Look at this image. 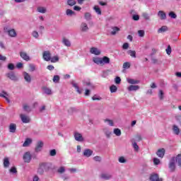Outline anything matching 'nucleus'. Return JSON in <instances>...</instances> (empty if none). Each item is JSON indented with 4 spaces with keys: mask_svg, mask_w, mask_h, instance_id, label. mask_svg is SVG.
Masks as SVG:
<instances>
[{
    "mask_svg": "<svg viewBox=\"0 0 181 181\" xmlns=\"http://www.w3.org/2000/svg\"><path fill=\"white\" fill-rule=\"evenodd\" d=\"M49 170H50V165L47 163H41L39 165L37 173L38 175H43L45 172H49Z\"/></svg>",
    "mask_w": 181,
    "mask_h": 181,
    "instance_id": "nucleus-1",
    "label": "nucleus"
},
{
    "mask_svg": "<svg viewBox=\"0 0 181 181\" xmlns=\"http://www.w3.org/2000/svg\"><path fill=\"white\" fill-rule=\"evenodd\" d=\"M6 76L11 80V81H18L19 78H18V76L15 74V72L11 71L7 74H6Z\"/></svg>",
    "mask_w": 181,
    "mask_h": 181,
    "instance_id": "nucleus-2",
    "label": "nucleus"
},
{
    "mask_svg": "<svg viewBox=\"0 0 181 181\" xmlns=\"http://www.w3.org/2000/svg\"><path fill=\"white\" fill-rule=\"evenodd\" d=\"M99 177L103 180H110V179H112V175L110 173H102Z\"/></svg>",
    "mask_w": 181,
    "mask_h": 181,
    "instance_id": "nucleus-3",
    "label": "nucleus"
},
{
    "mask_svg": "<svg viewBox=\"0 0 181 181\" xmlns=\"http://www.w3.org/2000/svg\"><path fill=\"white\" fill-rule=\"evenodd\" d=\"M23 159L25 163H30V160H32V155H30V152H25L23 156Z\"/></svg>",
    "mask_w": 181,
    "mask_h": 181,
    "instance_id": "nucleus-4",
    "label": "nucleus"
},
{
    "mask_svg": "<svg viewBox=\"0 0 181 181\" xmlns=\"http://www.w3.org/2000/svg\"><path fill=\"white\" fill-rule=\"evenodd\" d=\"M44 143L42 141H39L35 148V152L36 153H39V152H42V149H43Z\"/></svg>",
    "mask_w": 181,
    "mask_h": 181,
    "instance_id": "nucleus-5",
    "label": "nucleus"
},
{
    "mask_svg": "<svg viewBox=\"0 0 181 181\" xmlns=\"http://www.w3.org/2000/svg\"><path fill=\"white\" fill-rule=\"evenodd\" d=\"M74 136L75 140L77 141L78 142H83V141H84L83 134H80L78 132H74Z\"/></svg>",
    "mask_w": 181,
    "mask_h": 181,
    "instance_id": "nucleus-6",
    "label": "nucleus"
},
{
    "mask_svg": "<svg viewBox=\"0 0 181 181\" xmlns=\"http://www.w3.org/2000/svg\"><path fill=\"white\" fill-rule=\"evenodd\" d=\"M151 181H163V178L159 177V175L157 173H152L149 177Z\"/></svg>",
    "mask_w": 181,
    "mask_h": 181,
    "instance_id": "nucleus-7",
    "label": "nucleus"
},
{
    "mask_svg": "<svg viewBox=\"0 0 181 181\" xmlns=\"http://www.w3.org/2000/svg\"><path fill=\"white\" fill-rule=\"evenodd\" d=\"M80 30L83 33L88 32V30H90V28H88V25L85 22L81 23L80 26Z\"/></svg>",
    "mask_w": 181,
    "mask_h": 181,
    "instance_id": "nucleus-8",
    "label": "nucleus"
},
{
    "mask_svg": "<svg viewBox=\"0 0 181 181\" xmlns=\"http://www.w3.org/2000/svg\"><path fill=\"white\" fill-rule=\"evenodd\" d=\"M42 57L45 62H50L52 59V54L49 51H45L42 54Z\"/></svg>",
    "mask_w": 181,
    "mask_h": 181,
    "instance_id": "nucleus-9",
    "label": "nucleus"
},
{
    "mask_svg": "<svg viewBox=\"0 0 181 181\" xmlns=\"http://www.w3.org/2000/svg\"><path fill=\"white\" fill-rule=\"evenodd\" d=\"M20 118L21 119V121L23 122V124H29V122H30V118L25 115H20Z\"/></svg>",
    "mask_w": 181,
    "mask_h": 181,
    "instance_id": "nucleus-10",
    "label": "nucleus"
},
{
    "mask_svg": "<svg viewBox=\"0 0 181 181\" xmlns=\"http://www.w3.org/2000/svg\"><path fill=\"white\" fill-rule=\"evenodd\" d=\"M175 157H173L170 160L169 169L170 170V172H175V169H176V165H175Z\"/></svg>",
    "mask_w": 181,
    "mask_h": 181,
    "instance_id": "nucleus-11",
    "label": "nucleus"
},
{
    "mask_svg": "<svg viewBox=\"0 0 181 181\" xmlns=\"http://www.w3.org/2000/svg\"><path fill=\"white\" fill-rule=\"evenodd\" d=\"M0 97H1L2 98H4L8 104L11 103V100H9V98H8L9 97V95L8 94V93L5 92L4 90L0 93Z\"/></svg>",
    "mask_w": 181,
    "mask_h": 181,
    "instance_id": "nucleus-12",
    "label": "nucleus"
},
{
    "mask_svg": "<svg viewBox=\"0 0 181 181\" xmlns=\"http://www.w3.org/2000/svg\"><path fill=\"white\" fill-rule=\"evenodd\" d=\"M91 54H95V56H100L101 54V51L97 47H91L90 49Z\"/></svg>",
    "mask_w": 181,
    "mask_h": 181,
    "instance_id": "nucleus-13",
    "label": "nucleus"
},
{
    "mask_svg": "<svg viewBox=\"0 0 181 181\" xmlns=\"http://www.w3.org/2000/svg\"><path fill=\"white\" fill-rule=\"evenodd\" d=\"M20 56L23 60H25V62H29V60H30V57H29L25 52H21Z\"/></svg>",
    "mask_w": 181,
    "mask_h": 181,
    "instance_id": "nucleus-14",
    "label": "nucleus"
},
{
    "mask_svg": "<svg viewBox=\"0 0 181 181\" xmlns=\"http://www.w3.org/2000/svg\"><path fill=\"white\" fill-rule=\"evenodd\" d=\"M23 77H24L25 81L27 83H31V81H32V78L30 77V75L28 72L24 71V72L23 73Z\"/></svg>",
    "mask_w": 181,
    "mask_h": 181,
    "instance_id": "nucleus-15",
    "label": "nucleus"
},
{
    "mask_svg": "<svg viewBox=\"0 0 181 181\" xmlns=\"http://www.w3.org/2000/svg\"><path fill=\"white\" fill-rule=\"evenodd\" d=\"M166 152V151L165 150V148H160L156 152V155L157 156H158V158H163V156H165V153Z\"/></svg>",
    "mask_w": 181,
    "mask_h": 181,
    "instance_id": "nucleus-16",
    "label": "nucleus"
},
{
    "mask_svg": "<svg viewBox=\"0 0 181 181\" xmlns=\"http://www.w3.org/2000/svg\"><path fill=\"white\" fill-rule=\"evenodd\" d=\"M128 91H138L139 90V86L131 85L127 88Z\"/></svg>",
    "mask_w": 181,
    "mask_h": 181,
    "instance_id": "nucleus-17",
    "label": "nucleus"
},
{
    "mask_svg": "<svg viewBox=\"0 0 181 181\" xmlns=\"http://www.w3.org/2000/svg\"><path fill=\"white\" fill-rule=\"evenodd\" d=\"M93 155V151H91L89 148H86L83 151V156H86V158H90Z\"/></svg>",
    "mask_w": 181,
    "mask_h": 181,
    "instance_id": "nucleus-18",
    "label": "nucleus"
},
{
    "mask_svg": "<svg viewBox=\"0 0 181 181\" xmlns=\"http://www.w3.org/2000/svg\"><path fill=\"white\" fill-rule=\"evenodd\" d=\"M158 16H159L160 19H161V21H165V19H166V13H164L163 11H159L158 12Z\"/></svg>",
    "mask_w": 181,
    "mask_h": 181,
    "instance_id": "nucleus-19",
    "label": "nucleus"
},
{
    "mask_svg": "<svg viewBox=\"0 0 181 181\" xmlns=\"http://www.w3.org/2000/svg\"><path fill=\"white\" fill-rule=\"evenodd\" d=\"M62 43L64 45V46H66V47H70L71 46V42L70 40L66 37H64L62 39Z\"/></svg>",
    "mask_w": 181,
    "mask_h": 181,
    "instance_id": "nucleus-20",
    "label": "nucleus"
},
{
    "mask_svg": "<svg viewBox=\"0 0 181 181\" xmlns=\"http://www.w3.org/2000/svg\"><path fill=\"white\" fill-rule=\"evenodd\" d=\"M127 83H129V84H139L140 83L139 80L129 78H127Z\"/></svg>",
    "mask_w": 181,
    "mask_h": 181,
    "instance_id": "nucleus-21",
    "label": "nucleus"
},
{
    "mask_svg": "<svg viewBox=\"0 0 181 181\" xmlns=\"http://www.w3.org/2000/svg\"><path fill=\"white\" fill-rule=\"evenodd\" d=\"M103 131L105 135H106L107 138L111 137V134H112V133L111 132V131H110V129L108 127L104 128L103 129Z\"/></svg>",
    "mask_w": 181,
    "mask_h": 181,
    "instance_id": "nucleus-22",
    "label": "nucleus"
},
{
    "mask_svg": "<svg viewBox=\"0 0 181 181\" xmlns=\"http://www.w3.org/2000/svg\"><path fill=\"white\" fill-rule=\"evenodd\" d=\"M42 90L44 94H47V95H52V89L47 87H43Z\"/></svg>",
    "mask_w": 181,
    "mask_h": 181,
    "instance_id": "nucleus-23",
    "label": "nucleus"
},
{
    "mask_svg": "<svg viewBox=\"0 0 181 181\" xmlns=\"http://www.w3.org/2000/svg\"><path fill=\"white\" fill-rule=\"evenodd\" d=\"M9 131L13 134H15V132H16V124L11 123L9 126Z\"/></svg>",
    "mask_w": 181,
    "mask_h": 181,
    "instance_id": "nucleus-24",
    "label": "nucleus"
},
{
    "mask_svg": "<svg viewBox=\"0 0 181 181\" xmlns=\"http://www.w3.org/2000/svg\"><path fill=\"white\" fill-rule=\"evenodd\" d=\"M30 144H32V139L27 138L25 139V141H24L23 146L24 148H26V147L29 146V145H30Z\"/></svg>",
    "mask_w": 181,
    "mask_h": 181,
    "instance_id": "nucleus-25",
    "label": "nucleus"
},
{
    "mask_svg": "<svg viewBox=\"0 0 181 181\" xmlns=\"http://www.w3.org/2000/svg\"><path fill=\"white\" fill-rule=\"evenodd\" d=\"M173 131L175 135H179L180 134V129L177 125H173Z\"/></svg>",
    "mask_w": 181,
    "mask_h": 181,
    "instance_id": "nucleus-26",
    "label": "nucleus"
},
{
    "mask_svg": "<svg viewBox=\"0 0 181 181\" xmlns=\"http://www.w3.org/2000/svg\"><path fill=\"white\" fill-rule=\"evenodd\" d=\"M93 62L96 64H103L102 58L100 57H93Z\"/></svg>",
    "mask_w": 181,
    "mask_h": 181,
    "instance_id": "nucleus-27",
    "label": "nucleus"
},
{
    "mask_svg": "<svg viewBox=\"0 0 181 181\" xmlns=\"http://www.w3.org/2000/svg\"><path fill=\"white\" fill-rule=\"evenodd\" d=\"M112 32H111V35H112V36H115V35H117V32H119L120 29L118 27H112Z\"/></svg>",
    "mask_w": 181,
    "mask_h": 181,
    "instance_id": "nucleus-28",
    "label": "nucleus"
},
{
    "mask_svg": "<svg viewBox=\"0 0 181 181\" xmlns=\"http://www.w3.org/2000/svg\"><path fill=\"white\" fill-rule=\"evenodd\" d=\"M37 11L40 13H46L47 12V9L45 7L43 6H39L37 8Z\"/></svg>",
    "mask_w": 181,
    "mask_h": 181,
    "instance_id": "nucleus-29",
    "label": "nucleus"
},
{
    "mask_svg": "<svg viewBox=\"0 0 181 181\" xmlns=\"http://www.w3.org/2000/svg\"><path fill=\"white\" fill-rule=\"evenodd\" d=\"M8 33L11 37H15L16 36V31H15V29L8 30Z\"/></svg>",
    "mask_w": 181,
    "mask_h": 181,
    "instance_id": "nucleus-30",
    "label": "nucleus"
},
{
    "mask_svg": "<svg viewBox=\"0 0 181 181\" xmlns=\"http://www.w3.org/2000/svg\"><path fill=\"white\" fill-rule=\"evenodd\" d=\"M102 64H110V58L108 57H103L102 58Z\"/></svg>",
    "mask_w": 181,
    "mask_h": 181,
    "instance_id": "nucleus-31",
    "label": "nucleus"
},
{
    "mask_svg": "<svg viewBox=\"0 0 181 181\" xmlns=\"http://www.w3.org/2000/svg\"><path fill=\"white\" fill-rule=\"evenodd\" d=\"M23 110L24 111H25V112H30V111H32V108H30V106L26 105V104H24L23 105Z\"/></svg>",
    "mask_w": 181,
    "mask_h": 181,
    "instance_id": "nucleus-32",
    "label": "nucleus"
},
{
    "mask_svg": "<svg viewBox=\"0 0 181 181\" xmlns=\"http://www.w3.org/2000/svg\"><path fill=\"white\" fill-rule=\"evenodd\" d=\"M57 173H59V175H63V173L66 172V168L64 166H61L57 169Z\"/></svg>",
    "mask_w": 181,
    "mask_h": 181,
    "instance_id": "nucleus-33",
    "label": "nucleus"
},
{
    "mask_svg": "<svg viewBox=\"0 0 181 181\" xmlns=\"http://www.w3.org/2000/svg\"><path fill=\"white\" fill-rule=\"evenodd\" d=\"M11 163H9V158H4V168H9V165Z\"/></svg>",
    "mask_w": 181,
    "mask_h": 181,
    "instance_id": "nucleus-34",
    "label": "nucleus"
},
{
    "mask_svg": "<svg viewBox=\"0 0 181 181\" xmlns=\"http://www.w3.org/2000/svg\"><path fill=\"white\" fill-rule=\"evenodd\" d=\"M127 53L131 56V57H134V59L136 58V52L134 50H129Z\"/></svg>",
    "mask_w": 181,
    "mask_h": 181,
    "instance_id": "nucleus-35",
    "label": "nucleus"
},
{
    "mask_svg": "<svg viewBox=\"0 0 181 181\" xmlns=\"http://www.w3.org/2000/svg\"><path fill=\"white\" fill-rule=\"evenodd\" d=\"M175 160L178 163V166L181 167V154H178L175 158Z\"/></svg>",
    "mask_w": 181,
    "mask_h": 181,
    "instance_id": "nucleus-36",
    "label": "nucleus"
},
{
    "mask_svg": "<svg viewBox=\"0 0 181 181\" xmlns=\"http://www.w3.org/2000/svg\"><path fill=\"white\" fill-rule=\"evenodd\" d=\"M166 30H168V27L163 25L160 28L158 29V33H163L164 32H166Z\"/></svg>",
    "mask_w": 181,
    "mask_h": 181,
    "instance_id": "nucleus-37",
    "label": "nucleus"
},
{
    "mask_svg": "<svg viewBox=\"0 0 181 181\" xmlns=\"http://www.w3.org/2000/svg\"><path fill=\"white\" fill-rule=\"evenodd\" d=\"M142 17L146 21H151V16H149V14L148 13H142Z\"/></svg>",
    "mask_w": 181,
    "mask_h": 181,
    "instance_id": "nucleus-38",
    "label": "nucleus"
},
{
    "mask_svg": "<svg viewBox=\"0 0 181 181\" xmlns=\"http://www.w3.org/2000/svg\"><path fill=\"white\" fill-rule=\"evenodd\" d=\"M113 132L116 136H121V129H114Z\"/></svg>",
    "mask_w": 181,
    "mask_h": 181,
    "instance_id": "nucleus-39",
    "label": "nucleus"
},
{
    "mask_svg": "<svg viewBox=\"0 0 181 181\" xmlns=\"http://www.w3.org/2000/svg\"><path fill=\"white\" fill-rule=\"evenodd\" d=\"M110 93H117V90H118V88L115 85H112L110 87Z\"/></svg>",
    "mask_w": 181,
    "mask_h": 181,
    "instance_id": "nucleus-40",
    "label": "nucleus"
},
{
    "mask_svg": "<svg viewBox=\"0 0 181 181\" xmlns=\"http://www.w3.org/2000/svg\"><path fill=\"white\" fill-rule=\"evenodd\" d=\"M66 14L67 15V16H73V15H76V13L71 9H67L66 11Z\"/></svg>",
    "mask_w": 181,
    "mask_h": 181,
    "instance_id": "nucleus-41",
    "label": "nucleus"
},
{
    "mask_svg": "<svg viewBox=\"0 0 181 181\" xmlns=\"http://www.w3.org/2000/svg\"><path fill=\"white\" fill-rule=\"evenodd\" d=\"M104 122H107L108 125L110 127H114V121L110 119H104Z\"/></svg>",
    "mask_w": 181,
    "mask_h": 181,
    "instance_id": "nucleus-42",
    "label": "nucleus"
},
{
    "mask_svg": "<svg viewBox=\"0 0 181 181\" xmlns=\"http://www.w3.org/2000/svg\"><path fill=\"white\" fill-rule=\"evenodd\" d=\"M168 16L171 18V19H176V18H177V15H176L175 13L173 11H170L168 13Z\"/></svg>",
    "mask_w": 181,
    "mask_h": 181,
    "instance_id": "nucleus-43",
    "label": "nucleus"
},
{
    "mask_svg": "<svg viewBox=\"0 0 181 181\" xmlns=\"http://www.w3.org/2000/svg\"><path fill=\"white\" fill-rule=\"evenodd\" d=\"M76 4H77V2L76 1V0H68L67 1V4L69 6H74V5H76Z\"/></svg>",
    "mask_w": 181,
    "mask_h": 181,
    "instance_id": "nucleus-44",
    "label": "nucleus"
},
{
    "mask_svg": "<svg viewBox=\"0 0 181 181\" xmlns=\"http://www.w3.org/2000/svg\"><path fill=\"white\" fill-rule=\"evenodd\" d=\"M59 57L57 56H54L51 57V59L49 60L51 63H57L59 62Z\"/></svg>",
    "mask_w": 181,
    "mask_h": 181,
    "instance_id": "nucleus-45",
    "label": "nucleus"
},
{
    "mask_svg": "<svg viewBox=\"0 0 181 181\" xmlns=\"http://www.w3.org/2000/svg\"><path fill=\"white\" fill-rule=\"evenodd\" d=\"M94 11H95L96 13H98V15H101V8H100V7H98V6H95L93 7Z\"/></svg>",
    "mask_w": 181,
    "mask_h": 181,
    "instance_id": "nucleus-46",
    "label": "nucleus"
},
{
    "mask_svg": "<svg viewBox=\"0 0 181 181\" xmlns=\"http://www.w3.org/2000/svg\"><path fill=\"white\" fill-rule=\"evenodd\" d=\"M119 163H127V160L125 159V157L120 156L118 159Z\"/></svg>",
    "mask_w": 181,
    "mask_h": 181,
    "instance_id": "nucleus-47",
    "label": "nucleus"
},
{
    "mask_svg": "<svg viewBox=\"0 0 181 181\" xmlns=\"http://www.w3.org/2000/svg\"><path fill=\"white\" fill-rule=\"evenodd\" d=\"M52 80L54 83H59V81H60V76H59L58 75H55L54 76V78Z\"/></svg>",
    "mask_w": 181,
    "mask_h": 181,
    "instance_id": "nucleus-48",
    "label": "nucleus"
},
{
    "mask_svg": "<svg viewBox=\"0 0 181 181\" xmlns=\"http://www.w3.org/2000/svg\"><path fill=\"white\" fill-rule=\"evenodd\" d=\"M85 19L86 21H91V13H85Z\"/></svg>",
    "mask_w": 181,
    "mask_h": 181,
    "instance_id": "nucleus-49",
    "label": "nucleus"
},
{
    "mask_svg": "<svg viewBox=\"0 0 181 181\" xmlns=\"http://www.w3.org/2000/svg\"><path fill=\"white\" fill-rule=\"evenodd\" d=\"M132 145H133V148H134V151H135L136 152H138V151H139V146H138V144H136V142L133 143Z\"/></svg>",
    "mask_w": 181,
    "mask_h": 181,
    "instance_id": "nucleus-50",
    "label": "nucleus"
},
{
    "mask_svg": "<svg viewBox=\"0 0 181 181\" xmlns=\"http://www.w3.org/2000/svg\"><path fill=\"white\" fill-rule=\"evenodd\" d=\"M73 87H74V88H76L77 93H78V94H81V90H80V88H78V86H77V83H73Z\"/></svg>",
    "mask_w": 181,
    "mask_h": 181,
    "instance_id": "nucleus-51",
    "label": "nucleus"
},
{
    "mask_svg": "<svg viewBox=\"0 0 181 181\" xmlns=\"http://www.w3.org/2000/svg\"><path fill=\"white\" fill-rule=\"evenodd\" d=\"M138 34L140 37H144L145 36V31L144 30H139Z\"/></svg>",
    "mask_w": 181,
    "mask_h": 181,
    "instance_id": "nucleus-52",
    "label": "nucleus"
},
{
    "mask_svg": "<svg viewBox=\"0 0 181 181\" xmlns=\"http://www.w3.org/2000/svg\"><path fill=\"white\" fill-rule=\"evenodd\" d=\"M62 179H63L64 181L69 180L70 179V176H69L67 174H64L61 176Z\"/></svg>",
    "mask_w": 181,
    "mask_h": 181,
    "instance_id": "nucleus-53",
    "label": "nucleus"
},
{
    "mask_svg": "<svg viewBox=\"0 0 181 181\" xmlns=\"http://www.w3.org/2000/svg\"><path fill=\"white\" fill-rule=\"evenodd\" d=\"M32 35L35 37V39H37L39 37V33H37L36 30H34L32 33Z\"/></svg>",
    "mask_w": 181,
    "mask_h": 181,
    "instance_id": "nucleus-54",
    "label": "nucleus"
},
{
    "mask_svg": "<svg viewBox=\"0 0 181 181\" xmlns=\"http://www.w3.org/2000/svg\"><path fill=\"white\" fill-rule=\"evenodd\" d=\"M131 67V64L129 62H124L123 64V69H129Z\"/></svg>",
    "mask_w": 181,
    "mask_h": 181,
    "instance_id": "nucleus-55",
    "label": "nucleus"
},
{
    "mask_svg": "<svg viewBox=\"0 0 181 181\" xmlns=\"http://www.w3.org/2000/svg\"><path fill=\"white\" fill-rule=\"evenodd\" d=\"M57 153V152L56 151V149H52V150L49 151V155L51 156H56Z\"/></svg>",
    "mask_w": 181,
    "mask_h": 181,
    "instance_id": "nucleus-56",
    "label": "nucleus"
},
{
    "mask_svg": "<svg viewBox=\"0 0 181 181\" xmlns=\"http://www.w3.org/2000/svg\"><path fill=\"white\" fill-rule=\"evenodd\" d=\"M153 162L154 165H159V163H160V160H159V158H154L153 159Z\"/></svg>",
    "mask_w": 181,
    "mask_h": 181,
    "instance_id": "nucleus-57",
    "label": "nucleus"
},
{
    "mask_svg": "<svg viewBox=\"0 0 181 181\" xmlns=\"http://www.w3.org/2000/svg\"><path fill=\"white\" fill-rule=\"evenodd\" d=\"M85 86L90 87V88H91V89L94 88V85H93L90 81L85 82Z\"/></svg>",
    "mask_w": 181,
    "mask_h": 181,
    "instance_id": "nucleus-58",
    "label": "nucleus"
},
{
    "mask_svg": "<svg viewBox=\"0 0 181 181\" xmlns=\"http://www.w3.org/2000/svg\"><path fill=\"white\" fill-rule=\"evenodd\" d=\"M115 83H116V84H120L121 83V78L119 76H117L115 78Z\"/></svg>",
    "mask_w": 181,
    "mask_h": 181,
    "instance_id": "nucleus-59",
    "label": "nucleus"
},
{
    "mask_svg": "<svg viewBox=\"0 0 181 181\" xmlns=\"http://www.w3.org/2000/svg\"><path fill=\"white\" fill-rule=\"evenodd\" d=\"M165 52L167 54H170V53H172V47H170V45H168V47L165 49Z\"/></svg>",
    "mask_w": 181,
    "mask_h": 181,
    "instance_id": "nucleus-60",
    "label": "nucleus"
},
{
    "mask_svg": "<svg viewBox=\"0 0 181 181\" xmlns=\"http://www.w3.org/2000/svg\"><path fill=\"white\" fill-rule=\"evenodd\" d=\"M29 67L30 71H35L36 70V66L32 64L29 65Z\"/></svg>",
    "mask_w": 181,
    "mask_h": 181,
    "instance_id": "nucleus-61",
    "label": "nucleus"
},
{
    "mask_svg": "<svg viewBox=\"0 0 181 181\" xmlns=\"http://www.w3.org/2000/svg\"><path fill=\"white\" fill-rule=\"evenodd\" d=\"M158 97L160 100H162L163 98V91L162 90H159Z\"/></svg>",
    "mask_w": 181,
    "mask_h": 181,
    "instance_id": "nucleus-62",
    "label": "nucleus"
},
{
    "mask_svg": "<svg viewBox=\"0 0 181 181\" xmlns=\"http://www.w3.org/2000/svg\"><path fill=\"white\" fill-rule=\"evenodd\" d=\"M10 173H18V170H16V168L12 167V168L10 169Z\"/></svg>",
    "mask_w": 181,
    "mask_h": 181,
    "instance_id": "nucleus-63",
    "label": "nucleus"
},
{
    "mask_svg": "<svg viewBox=\"0 0 181 181\" xmlns=\"http://www.w3.org/2000/svg\"><path fill=\"white\" fill-rule=\"evenodd\" d=\"M8 70H13L15 69V65H13V64H8Z\"/></svg>",
    "mask_w": 181,
    "mask_h": 181,
    "instance_id": "nucleus-64",
    "label": "nucleus"
}]
</instances>
